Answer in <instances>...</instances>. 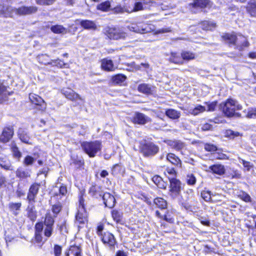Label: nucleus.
Wrapping results in <instances>:
<instances>
[{"label": "nucleus", "mask_w": 256, "mask_h": 256, "mask_svg": "<svg viewBox=\"0 0 256 256\" xmlns=\"http://www.w3.org/2000/svg\"><path fill=\"white\" fill-rule=\"evenodd\" d=\"M113 219L117 222H120L121 220L122 214L121 212L116 210H113L112 212Z\"/></svg>", "instance_id": "nucleus-52"}, {"label": "nucleus", "mask_w": 256, "mask_h": 256, "mask_svg": "<svg viewBox=\"0 0 256 256\" xmlns=\"http://www.w3.org/2000/svg\"><path fill=\"white\" fill-rule=\"evenodd\" d=\"M80 26L85 29L95 30L96 26L95 23L89 20H83L80 22Z\"/></svg>", "instance_id": "nucleus-30"}, {"label": "nucleus", "mask_w": 256, "mask_h": 256, "mask_svg": "<svg viewBox=\"0 0 256 256\" xmlns=\"http://www.w3.org/2000/svg\"><path fill=\"white\" fill-rule=\"evenodd\" d=\"M22 206L21 202H10L8 206L10 210L14 215L17 216Z\"/></svg>", "instance_id": "nucleus-25"}, {"label": "nucleus", "mask_w": 256, "mask_h": 256, "mask_svg": "<svg viewBox=\"0 0 256 256\" xmlns=\"http://www.w3.org/2000/svg\"><path fill=\"white\" fill-rule=\"evenodd\" d=\"M206 110V108L204 106L201 105H197L194 108L190 109L189 112L192 115L196 116Z\"/></svg>", "instance_id": "nucleus-34"}, {"label": "nucleus", "mask_w": 256, "mask_h": 256, "mask_svg": "<svg viewBox=\"0 0 256 256\" xmlns=\"http://www.w3.org/2000/svg\"><path fill=\"white\" fill-rule=\"evenodd\" d=\"M140 150L145 157H150L158 152L159 147L152 142H145L140 144Z\"/></svg>", "instance_id": "nucleus-4"}, {"label": "nucleus", "mask_w": 256, "mask_h": 256, "mask_svg": "<svg viewBox=\"0 0 256 256\" xmlns=\"http://www.w3.org/2000/svg\"><path fill=\"white\" fill-rule=\"evenodd\" d=\"M38 8L36 6H22L14 10L15 14L18 15H29L36 13Z\"/></svg>", "instance_id": "nucleus-8"}, {"label": "nucleus", "mask_w": 256, "mask_h": 256, "mask_svg": "<svg viewBox=\"0 0 256 256\" xmlns=\"http://www.w3.org/2000/svg\"><path fill=\"white\" fill-rule=\"evenodd\" d=\"M208 106V111L212 112L214 111L217 104L216 102H206L205 103Z\"/></svg>", "instance_id": "nucleus-61"}, {"label": "nucleus", "mask_w": 256, "mask_h": 256, "mask_svg": "<svg viewBox=\"0 0 256 256\" xmlns=\"http://www.w3.org/2000/svg\"><path fill=\"white\" fill-rule=\"evenodd\" d=\"M204 149L208 152H214L217 150L216 146L208 144H206L204 145Z\"/></svg>", "instance_id": "nucleus-63"}, {"label": "nucleus", "mask_w": 256, "mask_h": 256, "mask_svg": "<svg viewBox=\"0 0 256 256\" xmlns=\"http://www.w3.org/2000/svg\"><path fill=\"white\" fill-rule=\"evenodd\" d=\"M201 26L204 30H212L216 26V24L212 22L204 21L201 23Z\"/></svg>", "instance_id": "nucleus-33"}, {"label": "nucleus", "mask_w": 256, "mask_h": 256, "mask_svg": "<svg viewBox=\"0 0 256 256\" xmlns=\"http://www.w3.org/2000/svg\"><path fill=\"white\" fill-rule=\"evenodd\" d=\"M130 10V13L132 12H136L139 10H144V6L141 2H136L134 4V6L133 8H128Z\"/></svg>", "instance_id": "nucleus-50"}, {"label": "nucleus", "mask_w": 256, "mask_h": 256, "mask_svg": "<svg viewBox=\"0 0 256 256\" xmlns=\"http://www.w3.org/2000/svg\"><path fill=\"white\" fill-rule=\"evenodd\" d=\"M133 122L139 124H144L151 122V119L142 113L136 112L133 118Z\"/></svg>", "instance_id": "nucleus-17"}, {"label": "nucleus", "mask_w": 256, "mask_h": 256, "mask_svg": "<svg viewBox=\"0 0 256 256\" xmlns=\"http://www.w3.org/2000/svg\"><path fill=\"white\" fill-rule=\"evenodd\" d=\"M14 130L12 127L5 128L0 136V141L4 143L7 142L12 138Z\"/></svg>", "instance_id": "nucleus-15"}, {"label": "nucleus", "mask_w": 256, "mask_h": 256, "mask_svg": "<svg viewBox=\"0 0 256 256\" xmlns=\"http://www.w3.org/2000/svg\"><path fill=\"white\" fill-rule=\"evenodd\" d=\"M44 228V224L42 222H40L36 224L35 226V233H42Z\"/></svg>", "instance_id": "nucleus-59"}, {"label": "nucleus", "mask_w": 256, "mask_h": 256, "mask_svg": "<svg viewBox=\"0 0 256 256\" xmlns=\"http://www.w3.org/2000/svg\"><path fill=\"white\" fill-rule=\"evenodd\" d=\"M46 228L44 230V236L49 238L50 237L52 233L53 232V226H46Z\"/></svg>", "instance_id": "nucleus-58"}, {"label": "nucleus", "mask_w": 256, "mask_h": 256, "mask_svg": "<svg viewBox=\"0 0 256 256\" xmlns=\"http://www.w3.org/2000/svg\"><path fill=\"white\" fill-rule=\"evenodd\" d=\"M34 202H28V205L26 209L28 218L32 222L35 221L37 218V212L35 208Z\"/></svg>", "instance_id": "nucleus-16"}, {"label": "nucleus", "mask_w": 256, "mask_h": 256, "mask_svg": "<svg viewBox=\"0 0 256 256\" xmlns=\"http://www.w3.org/2000/svg\"><path fill=\"white\" fill-rule=\"evenodd\" d=\"M201 196L206 202H213L221 201L220 199L214 198L215 196H218L220 198L222 197V194L216 193L213 194L210 191L206 190H204L202 192Z\"/></svg>", "instance_id": "nucleus-13"}, {"label": "nucleus", "mask_w": 256, "mask_h": 256, "mask_svg": "<svg viewBox=\"0 0 256 256\" xmlns=\"http://www.w3.org/2000/svg\"><path fill=\"white\" fill-rule=\"evenodd\" d=\"M166 160L174 165L180 167L181 166L182 163L180 160L174 154H168L166 156Z\"/></svg>", "instance_id": "nucleus-27"}, {"label": "nucleus", "mask_w": 256, "mask_h": 256, "mask_svg": "<svg viewBox=\"0 0 256 256\" xmlns=\"http://www.w3.org/2000/svg\"><path fill=\"white\" fill-rule=\"evenodd\" d=\"M186 180L188 185H194L196 182V178L193 174H188Z\"/></svg>", "instance_id": "nucleus-53"}, {"label": "nucleus", "mask_w": 256, "mask_h": 256, "mask_svg": "<svg viewBox=\"0 0 256 256\" xmlns=\"http://www.w3.org/2000/svg\"><path fill=\"white\" fill-rule=\"evenodd\" d=\"M12 92H9L7 90L6 86L0 82V102H3L8 100V96L12 94Z\"/></svg>", "instance_id": "nucleus-21"}, {"label": "nucleus", "mask_w": 256, "mask_h": 256, "mask_svg": "<svg viewBox=\"0 0 256 256\" xmlns=\"http://www.w3.org/2000/svg\"><path fill=\"white\" fill-rule=\"evenodd\" d=\"M16 176L20 178L25 179L30 177L31 170L23 168H18L16 172Z\"/></svg>", "instance_id": "nucleus-19"}, {"label": "nucleus", "mask_w": 256, "mask_h": 256, "mask_svg": "<svg viewBox=\"0 0 256 256\" xmlns=\"http://www.w3.org/2000/svg\"><path fill=\"white\" fill-rule=\"evenodd\" d=\"M238 196L246 202H252L250 196L244 191H240L238 192Z\"/></svg>", "instance_id": "nucleus-38"}, {"label": "nucleus", "mask_w": 256, "mask_h": 256, "mask_svg": "<svg viewBox=\"0 0 256 256\" xmlns=\"http://www.w3.org/2000/svg\"><path fill=\"white\" fill-rule=\"evenodd\" d=\"M239 162L240 164H242L244 168L248 171L250 170L251 166L250 164V162L247 161H246L242 159H240Z\"/></svg>", "instance_id": "nucleus-64"}, {"label": "nucleus", "mask_w": 256, "mask_h": 256, "mask_svg": "<svg viewBox=\"0 0 256 256\" xmlns=\"http://www.w3.org/2000/svg\"><path fill=\"white\" fill-rule=\"evenodd\" d=\"M166 115L172 120H176L180 118V112L172 108H170L166 111Z\"/></svg>", "instance_id": "nucleus-28"}, {"label": "nucleus", "mask_w": 256, "mask_h": 256, "mask_svg": "<svg viewBox=\"0 0 256 256\" xmlns=\"http://www.w3.org/2000/svg\"><path fill=\"white\" fill-rule=\"evenodd\" d=\"M110 2L106 1L98 5L97 8L102 11L106 12L110 10Z\"/></svg>", "instance_id": "nucleus-46"}, {"label": "nucleus", "mask_w": 256, "mask_h": 256, "mask_svg": "<svg viewBox=\"0 0 256 256\" xmlns=\"http://www.w3.org/2000/svg\"><path fill=\"white\" fill-rule=\"evenodd\" d=\"M62 248L59 245H54V256H60L62 254Z\"/></svg>", "instance_id": "nucleus-62"}, {"label": "nucleus", "mask_w": 256, "mask_h": 256, "mask_svg": "<svg viewBox=\"0 0 256 256\" xmlns=\"http://www.w3.org/2000/svg\"><path fill=\"white\" fill-rule=\"evenodd\" d=\"M169 60L172 62L177 64L182 63V60L181 57L177 54L174 52L171 53V56L169 58Z\"/></svg>", "instance_id": "nucleus-40"}, {"label": "nucleus", "mask_w": 256, "mask_h": 256, "mask_svg": "<svg viewBox=\"0 0 256 256\" xmlns=\"http://www.w3.org/2000/svg\"><path fill=\"white\" fill-rule=\"evenodd\" d=\"M127 28L130 31L140 34L150 32L155 30L154 26L141 22L132 23Z\"/></svg>", "instance_id": "nucleus-3"}, {"label": "nucleus", "mask_w": 256, "mask_h": 256, "mask_svg": "<svg viewBox=\"0 0 256 256\" xmlns=\"http://www.w3.org/2000/svg\"><path fill=\"white\" fill-rule=\"evenodd\" d=\"M240 38L241 39V42H242V44H238L237 48L240 50H242L244 49V48L248 46V42L246 40V38L244 36H240Z\"/></svg>", "instance_id": "nucleus-51"}, {"label": "nucleus", "mask_w": 256, "mask_h": 256, "mask_svg": "<svg viewBox=\"0 0 256 256\" xmlns=\"http://www.w3.org/2000/svg\"><path fill=\"white\" fill-rule=\"evenodd\" d=\"M240 133L237 132H234L230 130H228L226 132V136L230 138H234L235 137L239 136Z\"/></svg>", "instance_id": "nucleus-55"}, {"label": "nucleus", "mask_w": 256, "mask_h": 256, "mask_svg": "<svg viewBox=\"0 0 256 256\" xmlns=\"http://www.w3.org/2000/svg\"><path fill=\"white\" fill-rule=\"evenodd\" d=\"M62 206L60 203L52 206V211L56 215H57L61 210Z\"/></svg>", "instance_id": "nucleus-60"}, {"label": "nucleus", "mask_w": 256, "mask_h": 256, "mask_svg": "<svg viewBox=\"0 0 256 256\" xmlns=\"http://www.w3.org/2000/svg\"><path fill=\"white\" fill-rule=\"evenodd\" d=\"M224 114L228 117H232L235 114L236 110H240L242 108V106L238 104V102L233 100H228L220 106Z\"/></svg>", "instance_id": "nucleus-1"}, {"label": "nucleus", "mask_w": 256, "mask_h": 256, "mask_svg": "<svg viewBox=\"0 0 256 256\" xmlns=\"http://www.w3.org/2000/svg\"><path fill=\"white\" fill-rule=\"evenodd\" d=\"M154 204L161 209H165L167 207V202L164 198H157L154 200Z\"/></svg>", "instance_id": "nucleus-37"}, {"label": "nucleus", "mask_w": 256, "mask_h": 256, "mask_svg": "<svg viewBox=\"0 0 256 256\" xmlns=\"http://www.w3.org/2000/svg\"><path fill=\"white\" fill-rule=\"evenodd\" d=\"M102 240L104 244L110 246H114L116 242L114 235L108 232L104 234L102 238Z\"/></svg>", "instance_id": "nucleus-18"}, {"label": "nucleus", "mask_w": 256, "mask_h": 256, "mask_svg": "<svg viewBox=\"0 0 256 256\" xmlns=\"http://www.w3.org/2000/svg\"><path fill=\"white\" fill-rule=\"evenodd\" d=\"M10 149L12 152L13 156L15 158H17L18 160L22 156V153L19 150L18 147L17 146L15 142H12L10 144Z\"/></svg>", "instance_id": "nucleus-29"}, {"label": "nucleus", "mask_w": 256, "mask_h": 256, "mask_svg": "<svg viewBox=\"0 0 256 256\" xmlns=\"http://www.w3.org/2000/svg\"><path fill=\"white\" fill-rule=\"evenodd\" d=\"M0 166L6 170H14V168L10 162L2 161L0 160Z\"/></svg>", "instance_id": "nucleus-49"}, {"label": "nucleus", "mask_w": 256, "mask_h": 256, "mask_svg": "<svg viewBox=\"0 0 256 256\" xmlns=\"http://www.w3.org/2000/svg\"><path fill=\"white\" fill-rule=\"evenodd\" d=\"M61 92L62 94L66 96V98L71 100H75L78 99L82 100V98L80 96L70 88H63Z\"/></svg>", "instance_id": "nucleus-14"}, {"label": "nucleus", "mask_w": 256, "mask_h": 256, "mask_svg": "<svg viewBox=\"0 0 256 256\" xmlns=\"http://www.w3.org/2000/svg\"><path fill=\"white\" fill-rule=\"evenodd\" d=\"M126 76L122 74H116L112 76V82L116 84L121 85L126 79Z\"/></svg>", "instance_id": "nucleus-31"}, {"label": "nucleus", "mask_w": 256, "mask_h": 256, "mask_svg": "<svg viewBox=\"0 0 256 256\" xmlns=\"http://www.w3.org/2000/svg\"><path fill=\"white\" fill-rule=\"evenodd\" d=\"M138 90L146 94H152L154 91V87L146 84H142L138 86Z\"/></svg>", "instance_id": "nucleus-22"}, {"label": "nucleus", "mask_w": 256, "mask_h": 256, "mask_svg": "<svg viewBox=\"0 0 256 256\" xmlns=\"http://www.w3.org/2000/svg\"><path fill=\"white\" fill-rule=\"evenodd\" d=\"M244 112L246 113V116L248 118H256V108H250L247 110V111L246 110Z\"/></svg>", "instance_id": "nucleus-48"}, {"label": "nucleus", "mask_w": 256, "mask_h": 256, "mask_svg": "<svg viewBox=\"0 0 256 256\" xmlns=\"http://www.w3.org/2000/svg\"><path fill=\"white\" fill-rule=\"evenodd\" d=\"M209 171L218 174L222 175L225 172L224 166L220 164H216L209 167Z\"/></svg>", "instance_id": "nucleus-23"}, {"label": "nucleus", "mask_w": 256, "mask_h": 256, "mask_svg": "<svg viewBox=\"0 0 256 256\" xmlns=\"http://www.w3.org/2000/svg\"><path fill=\"white\" fill-rule=\"evenodd\" d=\"M81 146L83 150L90 157L93 158L96 153L102 148V143L100 141L83 142L81 143Z\"/></svg>", "instance_id": "nucleus-2"}, {"label": "nucleus", "mask_w": 256, "mask_h": 256, "mask_svg": "<svg viewBox=\"0 0 256 256\" xmlns=\"http://www.w3.org/2000/svg\"><path fill=\"white\" fill-rule=\"evenodd\" d=\"M50 30L55 34H66V29L62 25H55L52 26Z\"/></svg>", "instance_id": "nucleus-36"}, {"label": "nucleus", "mask_w": 256, "mask_h": 256, "mask_svg": "<svg viewBox=\"0 0 256 256\" xmlns=\"http://www.w3.org/2000/svg\"><path fill=\"white\" fill-rule=\"evenodd\" d=\"M168 179L170 182L168 194L171 198L175 199L180 194L182 184L180 180L168 176Z\"/></svg>", "instance_id": "nucleus-6"}, {"label": "nucleus", "mask_w": 256, "mask_h": 256, "mask_svg": "<svg viewBox=\"0 0 256 256\" xmlns=\"http://www.w3.org/2000/svg\"><path fill=\"white\" fill-rule=\"evenodd\" d=\"M112 10L114 14H122L125 12L130 13V10L126 6H118L112 9Z\"/></svg>", "instance_id": "nucleus-44"}, {"label": "nucleus", "mask_w": 256, "mask_h": 256, "mask_svg": "<svg viewBox=\"0 0 256 256\" xmlns=\"http://www.w3.org/2000/svg\"><path fill=\"white\" fill-rule=\"evenodd\" d=\"M84 164V160L80 158H78V156L72 158V162L71 164H74L76 168H80Z\"/></svg>", "instance_id": "nucleus-43"}, {"label": "nucleus", "mask_w": 256, "mask_h": 256, "mask_svg": "<svg viewBox=\"0 0 256 256\" xmlns=\"http://www.w3.org/2000/svg\"><path fill=\"white\" fill-rule=\"evenodd\" d=\"M40 187V184L38 183H34L30 186L27 196V199L29 202H35V198L38 192Z\"/></svg>", "instance_id": "nucleus-12"}, {"label": "nucleus", "mask_w": 256, "mask_h": 256, "mask_svg": "<svg viewBox=\"0 0 256 256\" xmlns=\"http://www.w3.org/2000/svg\"><path fill=\"white\" fill-rule=\"evenodd\" d=\"M100 196H102L104 203L106 206L112 208L116 204V199L114 196L109 192H105L104 194H100Z\"/></svg>", "instance_id": "nucleus-10"}, {"label": "nucleus", "mask_w": 256, "mask_h": 256, "mask_svg": "<svg viewBox=\"0 0 256 256\" xmlns=\"http://www.w3.org/2000/svg\"><path fill=\"white\" fill-rule=\"evenodd\" d=\"M56 0H36V2L38 5H50Z\"/></svg>", "instance_id": "nucleus-57"}, {"label": "nucleus", "mask_w": 256, "mask_h": 256, "mask_svg": "<svg viewBox=\"0 0 256 256\" xmlns=\"http://www.w3.org/2000/svg\"><path fill=\"white\" fill-rule=\"evenodd\" d=\"M54 218L50 214L48 213L46 214L45 219L44 220V224L45 226H53L54 224Z\"/></svg>", "instance_id": "nucleus-39"}, {"label": "nucleus", "mask_w": 256, "mask_h": 256, "mask_svg": "<svg viewBox=\"0 0 256 256\" xmlns=\"http://www.w3.org/2000/svg\"><path fill=\"white\" fill-rule=\"evenodd\" d=\"M247 10L253 16H256V1L251 0L247 6Z\"/></svg>", "instance_id": "nucleus-32"}, {"label": "nucleus", "mask_w": 256, "mask_h": 256, "mask_svg": "<svg viewBox=\"0 0 256 256\" xmlns=\"http://www.w3.org/2000/svg\"><path fill=\"white\" fill-rule=\"evenodd\" d=\"M35 160H36L32 156H27L25 157L23 164L26 166L32 165L33 164Z\"/></svg>", "instance_id": "nucleus-54"}, {"label": "nucleus", "mask_w": 256, "mask_h": 256, "mask_svg": "<svg viewBox=\"0 0 256 256\" xmlns=\"http://www.w3.org/2000/svg\"><path fill=\"white\" fill-rule=\"evenodd\" d=\"M48 64H52V66H56L60 68L68 67V64L67 63H64L63 61L59 59L52 60V62H48Z\"/></svg>", "instance_id": "nucleus-41"}, {"label": "nucleus", "mask_w": 256, "mask_h": 256, "mask_svg": "<svg viewBox=\"0 0 256 256\" xmlns=\"http://www.w3.org/2000/svg\"><path fill=\"white\" fill-rule=\"evenodd\" d=\"M0 10L4 14L11 16V15L14 12L15 13L14 10L16 8H14L12 6H8L5 8L4 6H0Z\"/></svg>", "instance_id": "nucleus-47"}, {"label": "nucleus", "mask_w": 256, "mask_h": 256, "mask_svg": "<svg viewBox=\"0 0 256 256\" xmlns=\"http://www.w3.org/2000/svg\"><path fill=\"white\" fill-rule=\"evenodd\" d=\"M168 144L176 150H180L184 147V144L182 142L177 140L170 141Z\"/></svg>", "instance_id": "nucleus-35"}, {"label": "nucleus", "mask_w": 256, "mask_h": 256, "mask_svg": "<svg viewBox=\"0 0 256 256\" xmlns=\"http://www.w3.org/2000/svg\"><path fill=\"white\" fill-rule=\"evenodd\" d=\"M18 136L20 140L26 144H32L30 140V137L28 132L22 128H20L18 131Z\"/></svg>", "instance_id": "nucleus-24"}, {"label": "nucleus", "mask_w": 256, "mask_h": 256, "mask_svg": "<svg viewBox=\"0 0 256 256\" xmlns=\"http://www.w3.org/2000/svg\"><path fill=\"white\" fill-rule=\"evenodd\" d=\"M164 173L168 178V176L170 178H174L176 175V170L173 168H166Z\"/></svg>", "instance_id": "nucleus-56"}, {"label": "nucleus", "mask_w": 256, "mask_h": 256, "mask_svg": "<svg viewBox=\"0 0 256 256\" xmlns=\"http://www.w3.org/2000/svg\"><path fill=\"white\" fill-rule=\"evenodd\" d=\"M102 68L106 71H112L114 70L113 62L110 60L104 59L102 60Z\"/></svg>", "instance_id": "nucleus-26"}, {"label": "nucleus", "mask_w": 256, "mask_h": 256, "mask_svg": "<svg viewBox=\"0 0 256 256\" xmlns=\"http://www.w3.org/2000/svg\"><path fill=\"white\" fill-rule=\"evenodd\" d=\"M79 202L80 206L76 218L77 222L82 224L87 221V214L84 210V200L82 198L80 199Z\"/></svg>", "instance_id": "nucleus-7"}, {"label": "nucleus", "mask_w": 256, "mask_h": 256, "mask_svg": "<svg viewBox=\"0 0 256 256\" xmlns=\"http://www.w3.org/2000/svg\"><path fill=\"white\" fill-rule=\"evenodd\" d=\"M106 35L111 40H124L127 36L126 32L118 28H108L106 30Z\"/></svg>", "instance_id": "nucleus-5"}, {"label": "nucleus", "mask_w": 256, "mask_h": 256, "mask_svg": "<svg viewBox=\"0 0 256 256\" xmlns=\"http://www.w3.org/2000/svg\"><path fill=\"white\" fill-rule=\"evenodd\" d=\"M181 56L182 60H190L195 58V54L190 52L184 51L182 52Z\"/></svg>", "instance_id": "nucleus-45"}, {"label": "nucleus", "mask_w": 256, "mask_h": 256, "mask_svg": "<svg viewBox=\"0 0 256 256\" xmlns=\"http://www.w3.org/2000/svg\"><path fill=\"white\" fill-rule=\"evenodd\" d=\"M223 38L224 40H228V42L234 44H236V42H237V40L239 39L238 38H236V36L235 35L230 34H227L226 35H224L223 36Z\"/></svg>", "instance_id": "nucleus-42"}, {"label": "nucleus", "mask_w": 256, "mask_h": 256, "mask_svg": "<svg viewBox=\"0 0 256 256\" xmlns=\"http://www.w3.org/2000/svg\"><path fill=\"white\" fill-rule=\"evenodd\" d=\"M82 248L80 246L73 245L71 246L68 252H66V256H82Z\"/></svg>", "instance_id": "nucleus-20"}, {"label": "nucleus", "mask_w": 256, "mask_h": 256, "mask_svg": "<svg viewBox=\"0 0 256 256\" xmlns=\"http://www.w3.org/2000/svg\"><path fill=\"white\" fill-rule=\"evenodd\" d=\"M210 3L209 0H194V2L190 4L189 6L191 12L196 13V8H206L210 5Z\"/></svg>", "instance_id": "nucleus-9"}, {"label": "nucleus", "mask_w": 256, "mask_h": 256, "mask_svg": "<svg viewBox=\"0 0 256 256\" xmlns=\"http://www.w3.org/2000/svg\"><path fill=\"white\" fill-rule=\"evenodd\" d=\"M29 98L32 104L40 106V110H44L46 109V106L44 101L39 96L34 94H29Z\"/></svg>", "instance_id": "nucleus-11"}]
</instances>
